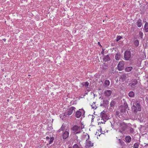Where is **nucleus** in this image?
I'll list each match as a JSON object with an SVG mask.
<instances>
[{"mask_svg": "<svg viewBox=\"0 0 148 148\" xmlns=\"http://www.w3.org/2000/svg\"><path fill=\"white\" fill-rule=\"evenodd\" d=\"M132 111L135 113H136L137 111H140L141 108L140 104L138 102H136L133 103L132 107Z\"/></svg>", "mask_w": 148, "mask_h": 148, "instance_id": "nucleus-1", "label": "nucleus"}, {"mask_svg": "<svg viewBox=\"0 0 148 148\" xmlns=\"http://www.w3.org/2000/svg\"><path fill=\"white\" fill-rule=\"evenodd\" d=\"M75 109L76 108L73 106H72L67 109L64 112V114L63 116H64V117H65L66 115L69 116L71 115L73 113L75 112Z\"/></svg>", "mask_w": 148, "mask_h": 148, "instance_id": "nucleus-2", "label": "nucleus"}, {"mask_svg": "<svg viewBox=\"0 0 148 148\" xmlns=\"http://www.w3.org/2000/svg\"><path fill=\"white\" fill-rule=\"evenodd\" d=\"M85 112L83 109H79V111H76L75 114L77 118H80L82 115L84 117V115Z\"/></svg>", "mask_w": 148, "mask_h": 148, "instance_id": "nucleus-3", "label": "nucleus"}, {"mask_svg": "<svg viewBox=\"0 0 148 148\" xmlns=\"http://www.w3.org/2000/svg\"><path fill=\"white\" fill-rule=\"evenodd\" d=\"M119 128L122 130V131H124L127 128V125L123 122H118Z\"/></svg>", "mask_w": 148, "mask_h": 148, "instance_id": "nucleus-4", "label": "nucleus"}, {"mask_svg": "<svg viewBox=\"0 0 148 148\" xmlns=\"http://www.w3.org/2000/svg\"><path fill=\"white\" fill-rule=\"evenodd\" d=\"M72 130L75 134L79 133L81 132V129L77 125L74 126Z\"/></svg>", "mask_w": 148, "mask_h": 148, "instance_id": "nucleus-5", "label": "nucleus"}, {"mask_svg": "<svg viewBox=\"0 0 148 148\" xmlns=\"http://www.w3.org/2000/svg\"><path fill=\"white\" fill-rule=\"evenodd\" d=\"M124 61H120L117 66L118 70L120 71L122 70L124 68Z\"/></svg>", "mask_w": 148, "mask_h": 148, "instance_id": "nucleus-6", "label": "nucleus"}, {"mask_svg": "<svg viewBox=\"0 0 148 148\" xmlns=\"http://www.w3.org/2000/svg\"><path fill=\"white\" fill-rule=\"evenodd\" d=\"M131 57V52L130 51H126L124 53V58L126 60H127L130 59Z\"/></svg>", "mask_w": 148, "mask_h": 148, "instance_id": "nucleus-7", "label": "nucleus"}, {"mask_svg": "<svg viewBox=\"0 0 148 148\" xmlns=\"http://www.w3.org/2000/svg\"><path fill=\"white\" fill-rule=\"evenodd\" d=\"M93 144L88 140H86V144L85 147L86 148H94L93 147Z\"/></svg>", "mask_w": 148, "mask_h": 148, "instance_id": "nucleus-8", "label": "nucleus"}, {"mask_svg": "<svg viewBox=\"0 0 148 148\" xmlns=\"http://www.w3.org/2000/svg\"><path fill=\"white\" fill-rule=\"evenodd\" d=\"M69 135V133L67 131H65L62 134V138L64 139H66Z\"/></svg>", "mask_w": 148, "mask_h": 148, "instance_id": "nucleus-9", "label": "nucleus"}, {"mask_svg": "<svg viewBox=\"0 0 148 148\" xmlns=\"http://www.w3.org/2000/svg\"><path fill=\"white\" fill-rule=\"evenodd\" d=\"M132 138L129 135L126 136L125 138V141L126 143H129L131 141Z\"/></svg>", "mask_w": 148, "mask_h": 148, "instance_id": "nucleus-10", "label": "nucleus"}, {"mask_svg": "<svg viewBox=\"0 0 148 148\" xmlns=\"http://www.w3.org/2000/svg\"><path fill=\"white\" fill-rule=\"evenodd\" d=\"M101 116L103 119H106L108 117L107 115L106 114L105 111H103L101 113Z\"/></svg>", "mask_w": 148, "mask_h": 148, "instance_id": "nucleus-11", "label": "nucleus"}, {"mask_svg": "<svg viewBox=\"0 0 148 148\" xmlns=\"http://www.w3.org/2000/svg\"><path fill=\"white\" fill-rule=\"evenodd\" d=\"M112 93V91L110 90H106L104 92L105 95L107 96H109Z\"/></svg>", "mask_w": 148, "mask_h": 148, "instance_id": "nucleus-12", "label": "nucleus"}, {"mask_svg": "<svg viewBox=\"0 0 148 148\" xmlns=\"http://www.w3.org/2000/svg\"><path fill=\"white\" fill-rule=\"evenodd\" d=\"M136 24L138 27H141L142 25V20L140 19H139Z\"/></svg>", "mask_w": 148, "mask_h": 148, "instance_id": "nucleus-13", "label": "nucleus"}, {"mask_svg": "<svg viewBox=\"0 0 148 148\" xmlns=\"http://www.w3.org/2000/svg\"><path fill=\"white\" fill-rule=\"evenodd\" d=\"M110 60V58L108 55L105 56L104 58H103V61L105 62L109 61Z\"/></svg>", "mask_w": 148, "mask_h": 148, "instance_id": "nucleus-14", "label": "nucleus"}, {"mask_svg": "<svg viewBox=\"0 0 148 148\" xmlns=\"http://www.w3.org/2000/svg\"><path fill=\"white\" fill-rule=\"evenodd\" d=\"M82 84L83 86H84L86 88H87L89 85V83L88 82H86L82 83Z\"/></svg>", "mask_w": 148, "mask_h": 148, "instance_id": "nucleus-15", "label": "nucleus"}, {"mask_svg": "<svg viewBox=\"0 0 148 148\" xmlns=\"http://www.w3.org/2000/svg\"><path fill=\"white\" fill-rule=\"evenodd\" d=\"M144 30L146 32H148V23H146L144 25Z\"/></svg>", "mask_w": 148, "mask_h": 148, "instance_id": "nucleus-16", "label": "nucleus"}, {"mask_svg": "<svg viewBox=\"0 0 148 148\" xmlns=\"http://www.w3.org/2000/svg\"><path fill=\"white\" fill-rule=\"evenodd\" d=\"M121 57V55L119 53H117L115 56V58L117 60H119Z\"/></svg>", "mask_w": 148, "mask_h": 148, "instance_id": "nucleus-17", "label": "nucleus"}, {"mask_svg": "<svg viewBox=\"0 0 148 148\" xmlns=\"http://www.w3.org/2000/svg\"><path fill=\"white\" fill-rule=\"evenodd\" d=\"M110 84V82L108 80H105L104 83V85L106 87L108 86Z\"/></svg>", "mask_w": 148, "mask_h": 148, "instance_id": "nucleus-18", "label": "nucleus"}, {"mask_svg": "<svg viewBox=\"0 0 148 148\" xmlns=\"http://www.w3.org/2000/svg\"><path fill=\"white\" fill-rule=\"evenodd\" d=\"M132 66L127 67L125 69V71L126 72H129L132 70Z\"/></svg>", "mask_w": 148, "mask_h": 148, "instance_id": "nucleus-19", "label": "nucleus"}, {"mask_svg": "<svg viewBox=\"0 0 148 148\" xmlns=\"http://www.w3.org/2000/svg\"><path fill=\"white\" fill-rule=\"evenodd\" d=\"M128 95L130 97H133L134 96V93L133 92L131 91L129 92Z\"/></svg>", "mask_w": 148, "mask_h": 148, "instance_id": "nucleus-20", "label": "nucleus"}, {"mask_svg": "<svg viewBox=\"0 0 148 148\" xmlns=\"http://www.w3.org/2000/svg\"><path fill=\"white\" fill-rule=\"evenodd\" d=\"M139 144L138 143H135L133 146L134 148H138Z\"/></svg>", "mask_w": 148, "mask_h": 148, "instance_id": "nucleus-21", "label": "nucleus"}, {"mask_svg": "<svg viewBox=\"0 0 148 148\" xmlns=\"http://www.w3.org/2000/svg\"><path fill=\"white\" fill-rule=\"evenodd\" d=\"M115 104V103L114 101H112L110 103V107H113L114 106Z\"/></svg>", "mask_w": 148, "mask_h": 148, "instance_id": "nucleus-22", "label": "nucleus"}, {"mask_svg": "<svg viewBox=\"0 0 148 148\" xmlns=\"http://www.w3.org/2000/svg\"><path fill=\"white\" fill-rule=\"evenodd\" d=\"M134 44L136 47H137L139 45V41L138 40H136L134 42Z\"/></svg>", "mask_w": 148, "mask_h": 148, "instance_id": "nucleus-23", "label": "nucleus"}, {"mask_svg": "<svg viewBox=\"0 0 148 148\" xmlns=\"http://www.w3.org/2000/svg\"><path fill=\"white\" fill-rule=\"evenodd\" d=\"M137 81L136 80H135V81L132 82V83H131V86H134L135 85L137 84Z\"/></svg>", "mask_w": 148, "mask_h": 148, "instance_id": "nucleus-24", "label": "nucleus"}, {"mask_svg": "<svg viewBox=\"0 0 148 148\" xmlns=\"http://www.w3.org/2000/svg\"><path fill=\"white\" fill-rule=\"evenodd\" d=\"M54 139V138L53 137H51L50 138V140L49 142V144H51L53 142V141Z\"/></svg>", "mask_w": 148, "mask_h": 148, "instance_id": "nucleus-25", "label": "nucleus"}, {"mask_svg": "<svg viewBox=\"0 0 148 148\" xmlns=\"http://www.w3.org/2000/svg\"><path fill=\"white\" fill-rule=\"evenodd\" d=\"M95 103L93 102V103H92V105H91L92 108L93 109H96L97 108V106L96 105H95Z\"/></svg>", "mask_w": 148, "mask_h": 148, "instance_id": "nucleus-26", "label": "nucleus"}, {"mask_svg": "<svg viewBox=\"0 0 148 148\" xmlns=\"http://www.w3.org/2000/svg\"><path fill=\"white\" fill-rule=\"evenodd\" d=\"M73 148H79V147L77 145L75 144L73 145Z\"/></svg>", "mask_w": 148, "mask_h": 148, "instance_id": "nucleus-27", "label": "nucleus"}, {"mask_svg": "<svg viewBox=\"0 0 148 148\" xmlns=\"http://www.w3.org/2000/svg\"><path fill=\"white\" fill-rule=\"evenodd\" d=\"M120 143L121 145H123V144H124L125 143L122 140H120Z\"/></svg>", "mask_w": 148, "mask_h": 148, "instance_id": "nucleus-28", "label": "nucleus"}, {"mask_svg": "<svg viewBox=\"0 0 148 148\" xmlns=\"http://www.w3.org/2000/svg\"><path fill=\"white\" fill-rule=\"evenodd\" d=\"M130 130L131 133H133L134 132L133 128H130Z\"/></svg>", "mask_w": 148, "mask_h": 148, "instance_id": "nucleus-29", "label": "nucleus"}, {"mask_svg": "<svg viewBox=\"0 0 148 148\" xmlns=\"http://www.w3.org/2000/svg\"><path fill=\"white\" fill-rule=\"evenodd\" d=\"M139 35L141 37H142L143 36V33L142 32H140L139 33Z\"/></svg>", "mask_w": 148, "mask_h": 148, "instance_id": "nucleus-30", "label": "nucleus"}, {"mask_svg": "<svg viewBox=\"0 0 148 148\" xmlns=\"http://www.w3.org/2000/svg\"><path fill=\"white\" fill-rule=\"evenodd\" d=\"M121 38H117L116 40V41H118Z\"/></svg>", "mask_w": 148, "mask_h": 148, "instance_id": "nucleus-31", "label": "nucleus"}, {"mask_svg": "<svg viewBox=\"0 0 148 148\" xmlns=\"http://www.w3.org/2000/svg\"><path fill=\"white\" fill-rule=\"evenodd\" d=\"M105 122H106V121H104V119H103V121H101V122L100 123H105Z\"/></svg>", "mask_w": 148, "mask_h": 148, "instance_id": "nucleus-32", "label": "nucleus"}, {"mask_svg": "<svg viewBox=\"0 0 148 148\" xmlns=\"http://www.w3.org/2000/svg\"><path fill=\"white\" fill-rule=\"evenodd\" d=\"M49 139V136H47L46 137V139L47 140H48Z\"/></svg>", "mask_w": 148, "mask_h": 148, "instance_id": "nucleus-33", "label": "nucleus"}, {"mask_svg": "<svg viewBox=\"0 0 148 148\" xmlns=\"http://www.w3.org/2000/svg\"><path fill=\"white\" fill-rule=\"evenodd\" d=\"M98 45H99L100 46H101V47H102V46L101 45V44H100V43L99 42H98Z\"/></svg>", "mask_w": 148, "mask_h": 148, "instance_id": "nucleus-34", "label": "nucleus"}, {"mask_svg": "<svg viewBox=\"0 0 148 148\" xmlns=\"http://www.w3.org/2000/svg\"><path fill=\"white\" fill-rule=\"evenodd\" d=\"M101 53L102 54H103L104 53V51L103 49L102 51L101 52Z\"/></svg>", "mask_w": 148, "mask_h": 148, "instance_id": "nucleus-35", "label": "nucleus"}, {"mask_svg": "<svg viewBox=\"0 0 148 148\" xmlns=\"http://www.w3.org/2000/svg\"><path fill=\"white\" fill-rule=\"evenodd\" d=\"M116 37H122L121 36H117Z\"/></svg>", "mask_w": 148, "mask_h": 148, "instance_id": "nucleus-36", "label": "nucleus"}, {"mask_svg": "<svg viewBox=\"0 0 148 148\" xmlns=\"http://www.w3.org/2000/svg\"><path fill=\"white\" fill-rule=\"evenodd\" d=\"M99 130H100L101 131L102 130V128L101 127H100Z\"/></svg>", "mask_w": 148, "mask_h": 148, "instance_id": "nucleus-37", "label": "nucleus"}, {"mask_svg": "<svg viewBox=\"0 0 148 148\" xmlns=\"http://www.w3.org/2000/svg\"><path fill=\"white\" fill-rule=\"evenodd\" d=\"M69 148H73V147H70Z\"/></svg>", "mask_w": 148, "mask_h": 148, "instance_id": "nucleus-38", "label": "nucleus"}, {"mask_svg": "<svg viewBox=\"0 0 148 148\" xmlns=\"http://www.w3.org/2000/svg\"><path fill=\"white\" fill-rule=\"evenodd\" d=\"M3 40H4V41H5V40H5V39H3Z\"/></svg>", "mask_w": 148, "mask_h": 148, "instance_id": "nucleus-39", "label": "nucleus"}, {"mask_svg": "<svg viewBox=\"0 0 148 148\" xmlns=\"http://www.w3.org/2000/svg\"><path fill=\"white\" fill-rule=\"evenodd\" d=\"M28 76H31V75H28Z\"/></svg>", "mask_w": 148, "mask_h": 148, "instance_id": "nucleus-40", "label": "nucleus"}, {"mask_svg": "<svg viewBox=\"0 0 148 148\" xmlns=\"http://www.w3.org/2000/svg\"><path fill=\"white\" fill-rule=\"evenodd\" d=\"M147 6H148V3H147Z\"/></svg>", "mask_w": 148, "mask_h": 148, "instance_id": "nucleus-41", "label": "nucleus"}]
</instances>
